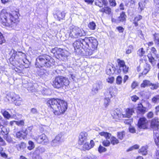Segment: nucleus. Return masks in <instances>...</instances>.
I'll return each instance as SVG.
<instances>
[{"instance_id": "obj_1", "label": "nucleus", "mask_w": 159, "mask_h": 159, "mask_svg": "<svg viewBox=\"0 0 159 159\" xmlns=\"http://www.w3.org/2000/svg\"><path fill=\"white\" fill-rule=\"evenodd\" d=\"M98 45L97 39L93 37H85L84 39H78L76 40L73 44L75 51L78 54L81 53L80 48H82L85 51L86 56H91L95 49Z\"/></svg>"}, {"instance_id": "obj_2", "label": "nucleus", "mask_w": 159, "mask_h": 159, "mask_svg": "<svg viewBox=\"0 0 159 159\" xmlns=\"http://www.w3.org/2000/svg\"><path fill=\"white\" fill-rule=\"evenodd\" d=\"M48 107L56 115H60L65 113L67 108V102L59 99L52 98L47 102Z\"/></svg>"}, {"instance_id": "obj_3", "label": "nucleus", "mask_w": 159, "mask_h": 159, "mask_svg": "<svg viewBox=\"0 0 159 159\" xmlns=\"http://www.w3.org/2000/svg\"><path fill=\"white\" fill-rule=\"evenodd\" d=\"M18 15L17 11H14L9 14L5 10H3L0 13V21L3 25L9 26L15 23V21L18 18Z\"/></svg>"}, {"instance_id": "obj_4", "label": "nucleus", "mask_w": 159, "mask_h": 159, "mask_svg": "<svg viewBox=\"0 0 159 159\" xmlns=\"http://www.w3.org/2000/svg\"><path fill=\"white\" fill-rule=\"evenodd\" d=\"M55 63L54 60L50 56L45 54H42L36 58L35 66L39 68L44 66L50 68L55 65Z\"/></svg>"}, {"instance_id": "obj_5", "label": "nucleus", "mask_w": 159, "mask_h": 159, "mask_svg": "<svg viewBox=\"0 0 159 159\" xmlns=\"http://www.w3.org/2000/svg\"><path fill=\"white\" fill-rule=\"evenodd\" d=\"M69 81L68 79L63 76H57L53 81L52 84L53 87L57 89H60L64 86L69 85Z\"/></svg>"}, {"instance_id": "obj_6", "label": "nucleus", "mask_w": 159, "mask_h": 159, "mask_svg": "<svg viewBox=\"0 0 159 159\" xmlns=\"http://www.w3.org/2000/svg\"><path fill=\"white\" fill-rule=\"evenodd\" d=\"M85 35L86 33L83 29L77 27L73 28L70 34V36L72 38H77Z\"/></svg>"}, {"instance_id": "obj_7", "label": "nucleus", "mask_w": 159, "mask_h": 159, "mask_svg": "<svg viewBox=\"0 0 159 159\" xmlns=\"http://www.w3.org/2000/svg\"><path fill=\"white\" fill-rule=\"evenodd\" d=\"M70 55V53L68 51L61 49V51L59 54L56 55V58L59 60L65 61L67 60Z\"/></svg>"}, {"instance_id": "obj_8", "label": "nucleus", "mask_w": 159, "mask_h": 159, "mask_svg": "<svg viewBox=\"0 0 159 159\" xmlns=\"http://www.w3.org/2000/svg\"><path fill=\"white\" fill-rule=\"evenodd\" d=\"M148 121L145 117L139 118L138 123V127L140 129H145L147 128Z\"/></svg>"}, {"instance_id": "obj_9", "label": "nucleus", "mask_w": 159, "mask_h": 159, "mask_svg": "<svg viewBox=\"0 0 159 159\" xmlns=\"http://www.w3.org/2000/svg\"><path fill=\"white\" fill-rule=\"evenodd\" d=\"M88 134L86 132H81L79 136L78 144L82 145L85 142H86L87 139Z\"/></svg>"}, {"instance_id": "obj_10", "label": "nucleus", "mask_w": 159, "mask_h": 159, "mask_svg": "<svg viewBox=\"0 0 159 159\" xmlns=\"http://www.w3.org/2000/svg\"><path fill=\"white\" fill-rule=\"evenodd\" d=\"M36 140L38 143H42L44 145L47 144L48 142L47 137L44 134H42L38 136V138L36 139Z\"/></svg>"}, {"instance_id": "obj_11", "label": "nucleus", "mask_w": 159, "mask_h": 159, "mask_svg": "<svg viewBox=\"0 0 159 159\" xmlns=\"http://www.w3.org/2000/svg\"><path fill=\"white\" fill-rule=\"evenodd\" d=\"M111 116L113 119L119 120L123 117V114H122L120 112L117 110L113 111L111 113Z\"/></svg>"}, {"instance_id": "obj_12", "label": "nucleus", "mask_w": 159, "mask_h": 159, "mask_svg": "<svg viewBox=\"0 0 159 159\" xmlns=\"http://www.w3.org/2000/svg\"><path fill=\"white\" fill-rule=\"evenodd\" d=\"M102 83L100 82H98L93 84L92 91L96 93L98 92V90L102 89Z\"/></svg>"}, {"instance_id": "obj_13", "label": "nucleus", "mask_w": 159, "mask_h": 159, "mask_svg": "<svg viewBox=\"0 0 159 159\" xmlns=\"http://www.w3.org/2000/svg\"><path fill=\"white\" fill-rule=\"evenodd\" d=\"M106 74L109 75H113L116 73L115 68L111 65H107L106 70Z\"/></svg>"}, {"instance_id": "obj_14", "label": "nucleus", "mask_w": 159, "mask_h": 159, "mask_svg": "<svg viewBox=\"0 0 159 159\" xmlns=\"http://www.w3.org/2000/svg\"><path fill=\"white\" fill-rule=\"evenodd\" d=\"M158 119L157 118H155L152 119L151 122V127L155 130H157L159 126Z\"/></svg>"}, {"instance_id": "obj_15", "label": "nucleus", "mask_w": 159, "mask_h": 159, "mask_svg": "<svg viewBox=\"0 0 159 159\" xmlns=\"http://www.w3.org/2000/svg\"><path fill=\"white\" fill-rule=\"evenodd\" d=\"M134 112V111L133 108H127L126 109L125 114H123V117L129 118Z\"/></svg>"}, {"instance_id": "obj_16", "label": "nucleus", "mask_w": 159, "mask_h": 159, "mask_svg": "<svg viewBox=\"0 0 159 159\" xmlns=\"http://www.w3.org/2000/svg\"><path fill=\"white\" fill-rule=\"evenodd\" d=\"M10 95L11 98L12 100L14 102L22 99L18 95L16 94L14 92L10 93Z\"/></svg>"}, {"instance_id": "obj_17", "label": "nucleus", "mask_w": 159, "mask_h": 159, "mask_svg": "<svg viewBox=\"0 0 159 159\" xmlns=\"http://www.w3.org/2000/svg\"><path fill=\"white\" fill-rule=\"evenodd\" d=\"M11 52L12 53V54L11 55V57L15 59V57H16V55H17L19 56H22L23 57H26V55L25 53H24L21 52H18V54H17V52L14 49H12L11 51Z\"/></svg>"}, {"instance_id": "obj_18", "label": "nucleus", "mask_w": 159, "mask_h": 159, "mask_svg": "<svg viewBox=\"0 0 159 159\" xmlns=\"http://www.w3.org/2000/svg\"><path fill=\"white\" fill-rule=\"evenodd\" d=\"M107 0H95V5L100 7H102L103 5L106 6Z\"/></svg>"}, {"instance_id": "obj_19", "label": "nucleus", "mask_w": 159, "mask_h": 159, "mask_svg": "<svg viewBox=\"0 0 159 159\" xmlns=\"http://www.w3.org/2000/svg\"><path fill=\"white\" fill-rule=\"evenodd\" d=\"M97 47L95 49V50L93 51V52L92 53V54L91 55H93L92 57H93V58H100L102 57V56L101 55V53L97 50Z\"/></svg>"}, {"instance_id": "obj_20", "label": "nucleus", "mask_w": 159, "mask_h": 159, "mask_svg": "<svg viewBox=\"0 0 159 159\" xmlns=\"http://www.w3.org/2000/svg\"><path fill=\"white\" fill-rule=\"evenodd\" d=\"M66 13L64 11H58L57 13V16L59 20L64 19L65 17Z\"/></svg>"}, {"instance_id": "obj_21", "label": "nucleus", "mask_w": 159, "mask_h": 159, "mask_svg": "<svg viewBox=\"0 0 159 159\" xmlns=\"http://www.w3.org/2000/svg\"><path fill=\"white\" fill-rule=\"evenodd\" d=\"M126 16L125 15V13L123 11L122 13L120 14V16L118 18V21L119 22L123 21H125L126 20Z\"/></svg>"}, {"instance_id": "obj_22", "label": "nucleus", "mask_w": 159, "mask_h": 159, "mask_svg": "<svg viewBox=\"0 0 159 159\" xmlns=\"http://www.w3.org/2000/svg\"><path fill=\"white\" fill-rule=\"evenodd\" d=\"M33 127L32 126H30L28 127L25 130L23 129L21 132H23L25 135H26L27 134L31 135L32 134L31 131Z\"/></svg>"}, {"instance_id": "obj_23", "label": "nucleus", "mask_w": 159, "mask_h": 159, "mask_svg": "<svg viewBox=\"0 0 159 159\" xmlns=\"http://www.w3.org/2000/svg\"><path fill=\"white\" fill-rule=\"evenodd\" d=\"M63 134L61 133L57 135L55 137V139H56V140L61 143L62 141H63Z\"/></svg>"}, {"instance_id": "obj_24", "label": "nucleus", "mask_w": 159, "mask_h": 159, "mask_svg": "<svg viewBox=\"0 0 159 159\" xmlns=\"http://www.w3.org/2000/svg\"><path fill=\"white\" fill-rule=\"evenodd\" d=\"M99 134L101 136H104L106 139H109L111 136V134L107 132H102L99 133Z\"/></svg>"}, {"instance_id": "obj_25", "label": "nucleus", "mask_w": 159, "mask_h": 159, "mask_svg": "<svg viewBox=\"0 0 159 159\" xmlns=\"http://www.w3.org/2000/svg\"><path fill=\"white\" fill-rule=\"evenodd\" d=\"M144 69L142 72L143 75H146L150 69L151 66L149 64H146L144 66Z\"/></svg>"}, {"instance_id": "obj_26", "label": "nucleus", "mask_w": 159, "mask_h": 159, "mask_svg": "<svg viewBox=\"0 0 159 159\" xmlns=\"http://www.w3.org/2000/svg\"><path fill=\"white\" fill-rule=\"evenodd\" d=\"M61 51V49L60 48H52L51 50V52L55 55L56 57V55H58L59 53Z\"/></svg>"}, {"instance_id": "obj_27", "label": "nucleus", "mask_w": 159, "mask_h": 159, "mask_svg": "<svg viewBox=\"0 0 159 159\" xmlns=\"http://www.w3.org/2000/svg\"><path fill=\"white\" fill-rule=\"evenodd\" d=\"M2 129L1 133L3 135H6L8 134L9 132V129L6 128L5 126H2L0 128Z\"/></svg>"}, {"instance_id": "obj_28", "label": "nucleus", "mask_w": 159, "mask_h": 159, "mask_svg": "<svg viewBox=\"0 0 159 159\" xmlns=\"http://www.w3.org/2000/svg\"><path fill=\"white\" fill-rule=\"evenodd\" d=\"M147 146L142 147L139 150V152L141 153L143 155H145L147 154Z\"/></svg>"}, {"instance_id": "obj_29", "label": "nucleus", "mask_w": 159, "mask_h": 159, "mask_svg": "<svg viewBox=\"0 0 159 159\" xmlns=\"http://www.w3.org/2000/svg\"><path fill=\"white\" fill-rule=\"evenodd\" d=\"M45 151V149L43 147H38L36 148L35 151L34 152V154H36L37 155H39L40 153L44 152Z\"/></svg>"}, {"instance_id": "obj_30", "label": "nucleus", "mask_w": 159, "mask_h": 159, "mask_svg": "<svg viewBox=\"0 0 159 159\" xmlns=\"http://www.w3.org/2000/svg\"><path fill=\"white\" fill-rule=\"evenodd\" d=\"M129 68V67H127L126 66H124L122 68L119 69L117 71V73H120L122 70L123 73L126 74L128 72Z\"/></svg>"}, {"instance_id": "obj_31", "label": "nucleus", "mask_w": 159, "mask_h": 159, "mask_svg": "<svg viewBox=\"0 0 159 159\" xmlns=\"http://www.w3.org/2000/svg\"><path fill=\"white\" fill-rule=\"evenodd\" d=\"M146 108L143 107L142 104H140L139 105L138 107V110L142 114L146 112Z\"/></svg>"}, {"instance_id": "obj_32", "label": "nucleus", "mask_w": 159, "mask_h": 159, "mask_svg": "<svg viewBox=\"0 0 159 159\" xmlns=\"http://www.w3.org/2000/svg\"><path fill=\"white\" fill-rule=\"evenodd\" d=\"M151 82L148 80H145L143 81L142 83L141 84V87L145 88L146 86H150L151 85Z\"/></svg>"}, {"instance_id": "obj_33", "label": "nucleus", "mask_w": 159, "mask_h": 159, "mask_svg": "<svg viewBox=\"0 0 159 159\" xmlns=\"http://www.w3.org/2000/svg\"><path fill=\"white\" fill-rule=\"evenodd\" d=\"M100 11L109 14L111 12V9L108 7H105L100 10Z\"/></svg>"}, {"instance_id": "obj_34", "label": "nucleus", "mask_w": 159, "mask_h": 159, "mask_svg": "<svg viewBox=\"0 0 159 159\" xmlns=\"http://www.w3.org/2000/svg\"><path fill=\"white\" fill-rule=\"evenodd\" d=\"M152 102L154 104L159 103V95H157L154 96L152 99Z\"/></svg>"}, {"instance_id": "obj_35", "label": "nucleus", "mask_w": 159, "mask_h": 159, "mask_svg": "<svg viewBox=\"0 0 159 159\" xmlns=\"http://www.w3.org/2000/svg\"><path fill=\"white\" fill-rule=\"evenodd\" d=\"M117 62L118 64V66L119 67V69L122 68L124 66H126L125 61L123 60L118 59Z\"/></svg>"}, {"instance_id": "obj_36", "label": "nucleus", "mask_w": 159, "mask_h": 159, "mask_svg": "<svg viewBox=\"0 0 159 159\" xmlns=\"http://www.w3.org/2000/svg\"><path fill=\"white\" fill-rule=\"evenodd\" d=\"M110 141L111 143L113 145L117 144L119 143V140L116 137L113 136H111Z\"/></svg>"}, {"instance_id": "obj_37", "label": "nucleus", "mask_w": 159, "mask_h": 159, "mask_svg": "<svg viewBox=\"0 0 159 159\" xmlns=\"http://www.w3.org/2000/svg\"><path fill=\"white\" fill-rule=\"evenodd\" d=\"M148 57L149 58V62L151 63L152 65H155L156 64V60L155 59V58L151 54L148 55Z\"/></svg>"}, {"instance_id": "obj_38", "label": "nucleus", "mask_w": 159, "mask_h": 159, "mask_svg": "<svg viewBox=\"0 0 159 159\" xmlns=\"http://www.w3.org/2000/svg\"><path fill=\"white\" fill-rule=\"evenodd\" d=\"M115 90V88L113 87H110L108 89V91H109L110 96L109 97L110 98H112L113 96H114V91Z\"/></svg>"}, {"instance_id": "obj_39", "label": "nucleus", "mask_w": 159, "mask_h": 159, "mask_svg": "<svg viewBox=\"0 0 159 159\" xmlns=\"http://www.w3.org/2000/svg\"><path fill=\"white\" fill-rule=\"evenodd\" d=\"M4 139L9 143H15L12 140V139L10 136H8L7 134L4 135Z\"/></svg>"}, {"instance_id": "obj_40", "label": "nucleus", "mask_w": 159, "mask_h": 159, "mask_svg": "<svg viewBox=\"0 0 159 159\" xmlns=\"http://www.w3.org/2000/svg\"><path fill=\"white\" fill-rule=\"evenodd\" d=\"M155 43L159 46V34H155L154 35Z\"/></svg>"}, {"instance_id": "obj_41", "label": "nucleus", "mask_w": 159, "mask_h": 159, "mask_svg": "<svg viewBox=\"0 0 159 159\" xmlns=\"http://www.w3.org/2000/svg\"><path fill=\"white\" fill-rule=\"evenodd\" d=\"M88 27L91 30H94L96 28V25L94 22L92 21L88 24Z\"/></svg>"}, {"instance_id": "obj_42", "label": "nucleus", "mask_w": 159, "mask_h": 159, "mask_svg": "<svg viewBox=\"0 0 159 159\" xmlns=\"http://www.w3.org/2000/svg\"><path fill=\"white\" fill-rule=\"evenodd\" d=\"M145 54V51H144L143 48L139 49L137 51V54L140 57L143 56Z\"/></svg>"}, {"instance_id": "obj_43", "label": "nucleus", "mask_w": 159, "mask_h": 159, "mask_svg": "<svg viewBox=\"0 0 159 159\" xmlns=\"http://www.w3.org/2000/svg\"><path fill=\"white\" fill-rule=\"evenodd\" d=\"M83 145V148L82 150L85 151V150H89L91 148L89 144L88 143L85 142Z\"/></svg>"}, {"instance_id": "obj_44", "label": "nucleus", "mask_w": 159, "mask_h": 159, "mask_svg": "<svg viewBox=\"0 0 159 159\" xmlns=\"http://www.w3.org/2000/svg\"><path fill=\"white\" fill-rule=\"evenodd\" d=\"M29 146L28 147V149L30 150L33 149L35 147L34 143L31 141H29L28 142Z\"/></svg>"}, {"instance_id": "obj_45", "label": "nucleus", "mask_w": 159, "mask_h": 159, "mask_svg": "<svg viewBox=\"0 0 159 159\" xmlns=\"http://www.w3.org/2000/svg\"><path fill=\"white\" fill-rule=\"evenodd\" d=\"M60 143L56 140L55 139L52 141L51 142V145L52 146L56 147L58 146Z\"/></svg>"}, {"instance_id": "obj_46", "label": "nucleus", "mask_w": 159, "mask_h": 159, "mask_svg": "<svg viewBox=\"0 0 159 159\" xmlns=\"http://www.w3.org/2000/svg\"><path fill=\"white\" fill-rule=\"evenodd\" d=\"M150 86L151 87V89L154 90L157 89L159 87V84L157 83L155 84L151 83Z\"/></svg>"}, {"instance_id": "obj_47", "label": "nucleus", "mask_w": 159, "mask_h": 159, "mask_svg": "<svg viewBox=\"0 0 159 159\" xmlns=\"http://www.w3.org/2000/svg\"><path fill=\"white\" fill-rule=\"evenodd\" d=\"M125 135V134L124 131H122L118 133L117 136L120 140L122 139Z\"/></svg>"}, {"instance_id": "obj_48", "label": "nucleus", "mask_w": 159, "mask_h": 159, "mask_svg": "<svg viewBox=\"0 0 159 159\" xmlns=\"http://www.w3.org/2000/svg\"><path fill=\"white\" fill-rule=\"evenodd\" d=\"M2 113L3 116L6 118L8 119L11 117V115L7 111H2Z\"/></svg>"}, {"instance_id": "obj_49", "label": "nucleus", "mask_w": 159, "mask_h": 159, "mask_svg": "<svg viewBox=\"0 0 159 159\" xmlns=\"http://www.w3.org/2000/svg\"><path fill=\"white\" fill-rule=\"evenodd\" d=\"M25 146V144L24 143H20L17 144L16 147L18 150H20L22 148H23Z\"/></svg>"}, {"instance_id": "obj_50", "label": "nucleus", "mask_w": 159, "mask_h": 159, "mask_svg": "<svg viewBox=\"0 0 159 159\" xmlns=\"http://www.w3.org/2000/svg\"><path fill=\"white\" fill-rule=\"evenodd\" d=\"M102 144L105 147L109 146L110 144V141L108 139H105L102 142Z\"/></svg>"}, {"instance_id": "obj_51", "label": "nucleus", "mask_w": 159, "mask_h": 159, "mask_svg": "<svg viewBox=\"0 0 159 159\" xmlns=\"http://www.w3.org/2000/svg\"><path fill=\"white\" fill-rule=\"evenodd\" d=\"M5 40L2 34L0 32V44H2L5 42Z\"/></svg>"}, {"instance_id": "obj_52", "label": "nucleus", "mask_w": 159, "mask_h": 159, "mask_svg": "<svg viewBox=\"0 0 159 159\" xmlns=\"http://www.w3.org/2000/svg\"><path fill=\"white\" fill-rule=\"evenodd\" d=\"M109 97L108 98H105L104 99V103L106 107L107 106L109 105V103L110 102V99L109 98Z\"/></svg>"}, {"instance_id": "obj_53", "label": "nucleus", "mask_w": 159, "mask_h": 159, "mask_svg": "<svg viewBox=\"0 0 159 159\" xmlns=\"http://www.w3.org/2000/svg\"><path fill=\"white\" fill-rule=\"evenodd\" d=\"M106 149L100 145L98 148V151L100 153L104 152L106 151Z\"/></svg>"}, {"instance_id": "obj_54", "label": "nucleus", "mask_w": 159, "mask_h": 159, "mask_svg": "<svg viewBox=\"0 0 159 159\" xmlns=\"http://www.w3.org/2000/svg\"><path fill=\"white\" fill-rule=\"evenodd\" d=\"M139 8H140L141 11L143 10L144 7L145 6L144 2H140L139 3Z\"/></svg>"}, {"instance_id": "obj_55", "label": "nucleus", "mask_w": 159, "mask_h": 159, "mask_svg": "<svg viewBox=\"0 0 159 159\" xmlns=\"http://www.w3.org/2000/svg\"><path fill=\"white\" fill-rule=\"evenodd\" d=\"M70 77L71 79L74 81H76L77 80V78L76 75L75 74H72L70 75Z\"/></svg>"}, {"instance_id": "obj_56", "label": "nucleus", "mask_w": 159, "mask_h": 159, "mask_svg": "<svg viewBox=\"0 0 159 159\" xmlns=\"http://www.w3.org/2000/svg\"><path fill=\"white\" fill-rule=\"evenodd\" d=\"M133 49V47L132 45H129V47L126 50V53L127 54H129L131 52V51Z\"/></svg>"}, {"instance_id": "obj_57", "label": "nucleus", "mask_w": 159, "mask_h": 159, "mask_svg": "<svg viewBox=\"0 0 159 159\" xmlns=\"http://www.w3.org/2000/svg\"><path fill=\"white\" fill-rule=\"evenodd\" d=\"M37 110L35 108H32L30 109V113L36 115L38 113Z\"/></svg>"}, {"instance_id": "obj_58", "label": "nucleus", "mask_w": 159, "mask_h": 159, "mask_svg": "<svg viewBox=\"0 0 159 159\" xmlns=\"http://www.w3.org/2000/svg\"><path fill=\"white\" fill-rule=\"evenodd\" d=\"M24 122L23 120H20V121H16V124L18 126H22L24 125Z\"/></svg>"}, {"instance_id": "obj_59", "label": "nucleus", "mask_w": 159, "mask_h": 159, "mask_svg": "<svg viewBox=\"0 0 159 159\" xmlns=\"http://www.w3.org/2000/svg\"><path fill=\"white\" fill-rule=\"evenodd\" d=\"M122 78L121 76H118L116 80V83L117 84H120L122 82Z\"/></svg>"}, {"instance_id": "obj_60", "label": "nucleus", "mask_w": 159, "mask_h": 159, "mask_svg": "<svg viewBox=\"0 0 159 159\" xmlns=\"http://www.w3.org/2000/svg\"><path fill=\"white\" fill-rule=\"evenodd\" d=\"M139 147V146L138 145H135L134 146H133L131 148H130L128 150V151H131L134 149H138Z\"/></svg>"}, {"instance_id": "obj_61", "label": "nucleus", "mask_w": 159, "mask_h": 159, "mask_svg": "<svg viewBox=\"0 0 159 159\" xmlns=\"http://www.w3.org/2000/svg\"><path fill=\"white\" fill-rule=\"evenodd\" d=\"M139 99V98L136 95H133L131 97V99L132 101L135 102L137 100H138Z\"/></svg>"}, {"instance_id": "obj_62", "label": "nucleus", "mask_w": 159, "mask_h": 159, "mask_svg": "<svg viewBox=\"0 0 159 159\" xmlns=\"http://www.w3.org/2000/svg\"><path fill=\"white\" fill-rule=\"evenodd\" d=\"M107 80L108 82L110 83H112L113 82L114 80V78L112 77L108 78L107 79Z\"/></svg>"}, {"instance_id": "obj_63", "label": "nucleus", "mask_w": 159, "mask_h": 159, "mask_svg": "<svg viewBox=\"0 0 159 159\" xmlns=\"http://www.w3.org/2000/svg\"><path fill=\"white\" fill-rule=\"evenodd\" d=\"M111 6H115L116 4L115 0H109Z\"/></svg>"}, {"instance_id": "obj_64", "label": "nucleus", "mask_w": 159, "mask_h": 159, "mask_svg": "<svg viewBox=\"0 0 159 159\" xmlns=\"http://www.w3.org/2000/svg\"><path fill=\"white\" fill-rule=\"evenodd\" d=\"M138 85V83L136 81H134L131 84V88L133 89H134Z\"/></svg>"}]
</instances>
